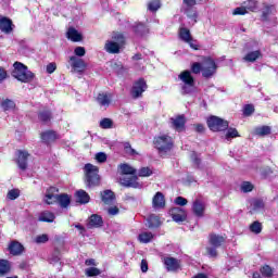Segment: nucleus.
Segmentation results:
<instances>
[{
    "label": "nucleus",
    "mask_w": 278,
    "mask_h": 278,
    "mask_svg": "<svg viewBox=\"0 0 278 278\" xmlns=\"http://www.w3.org/2000/svg\"><path fill=\"white\" fill-rule=\"evenodd\" d=\"M59 190L55 187H50L46 191L45 203L47 205H53V203H59L61 207H68L71 205V195L66 193L58 194Z\"/></svg>",
    "instance_id": "obj_1"
},
{
    "label": "nucleus",
    "mask_w": 278,
    "mask_h": 278,
    "mask_svg": "<svg viewBox=\"0 0 278 278\" xmlns=\"http://www.w3.org/2000/svg\"><path fill=\"white\" fill-rule=\"evenodd\" d=\"M125 45V36L121 33H113L111 39L105 41L104 51L111 54L121 53V49Z\"/></svg>",
    "instance_id": "obj_2"
},
{
    "label": "nucleus",
    "mask_w": 278,
    "mask_h": 278,
    "mask_svg": "<svg viewBox=\"0 0 278 278\" xmlns=\"http://www.w3.org/2000/svg\"><path fill=\"white\" fill-rule=\"evenodd\" d=\"M85 181L87 188H94L101 184V176H99V167L90 163L85 165Z\"/></svg>",
    "instance_id": "obj_3"
},
{
    "label": "nucleus",
    "mask_w": 278,
    "mask_h": 278,
    "mask_svg": "<svg viewBox=\"0 0 278 278\" xmlns=\"http://www.w3.org/2000/svg\"><path fill=\"white\" fill-rule=\"evenodd\" d=\"M14 70L12 72V76L17 80L22 81L23 84H27L34 79V73L29 72L27 66H25L21 62L14 63Z\"/></svg>",
    "instance_id": "obj_4"
},
{
    "label": "nucleus",
    "mask_w": 278,
    "mask_h": 278,
    "mask_svg": "<svg viewBox=\"0 0 278 278\" xmlns=\"http://www.w3.org/2000/svg\"><path fill=\"white\" fill-rule=\"evenodd\" d=\"M154 149L159 150V153H168L173 149V138L168 135H159L153 140Z\"/></svg>",
    "instance_id": "obj_5"
},
{
    "label": "nucleus",
    "mask_w": 278,
    "mask_h": 278,
    "mask_svg": "<svg viewBox=\"0 0 278 278\" xmlns=\"http://www.w3.org/2000/svg\"><path fill=\"white\" fill-rule=\"evenodd\" d=\"M178 79L181 80V92L182 94H190L194 90V77L192 72L186 70L178 75Z\"/></svg>",
    "instance_id": "obj_6"
},
{
    "label": "nucleus",
    "mask_w": 278,
    "mask_h": 278,
    "mask_svg": "<svg viewBox=\"0 0 278 278\" xmlns=\"http://www.w3.org/2000/svg\"><path fill=\"white\" fill-rule=\"evenodd\" d=\"M207 126L211 131H225V129H229V122L224 121L220 117L211 116L207 119Z\"/></svg>",
    "instance_id": "obj_7"
},
{
    "label": "nucleus",
    "mask_w": 278,
    "mask_h": 278,
    "mask_svg": "<svg viewBox=\"0 0 278 278\" xmlns=\"http://www.w3.org/2000/svg\"><path fill=\"white\" fill-rule=\"evenodd\" d=\"M217 68L216 62L213 61L212 58H207L202 62V76L205 77V79H210V77L216 74Z\"/></svg>",
    "instance_id": "obj_8"
},
{
    "label": "nucleus",
    "mask_w": 278,
    "mask_h": 278,
    "mask_svg": "<svg viewBox=\"0 0 278 278\" xmlns=\"http://www.w3.org/2000/svg\"><path fill=\"white\" fill-rule=\"evenodd\" d=\"M147 81L143 78H140L135 83L131 90V96L134 99H138L139 97H142V92L147 91Z\"/></svg>",
    "instance_id": "obj_9"
},
{
    "label": "nucleus",
    "mask_w": 278,
    "mask_h": 278,
    "mask_svg": "<svg viewBox=\"0 0 278 278\" xmlns=\"http://www.w3.org/2000/svg\"><path fill=\"white\" fill-rule=\"evenodd\" d=\"M16 164L20 170H27V160H29V152L25 150H18L16 152Z\"/></svg>",
    "instance_id": "obj_10"
},
{
    "label": "nucleus",
    "mask_w": 278,
    "mask_h": 278,
    "mask_svg": "<svg viewBox=\"0 0 278 278\" xmlns=\"http://www.w3.org/2000/svg\"><path fill=\"white\" fill-rule=\"evenodd\" d=\"M169 214L175 223H184L188 218V213L181 207L170 208Z\"/></svg>",
    "instance_id": "obj_11"
},
{
    "label": "nucleus",
    "mask_w": 278,
    "mask_h": 278,
    "mask_svg": "<svg viewBox=\"0 0 278 278\" xmlns=\"http://www.w3.org/2000/svg\"><path fill=\"white\" fill-rule=\"evenodd\" d=\"M96 101L100 108L108 109L110 108V103H112V93L100 92L98 93Z\"/></svg>",
    "instance_id": "obj_12"
},
{
    "label": "nucleus",
    "mask_w": 278,
    "mask_h": 278,
    "mask_svg": "<svg viewBox=\"0 0 278 278\" xmlns=\"http://www.w3.org/2000/svg\"><path fill=\"white\" fill-rule=\"evenodd\" d=\"M70 65L77 73H84V71H86V66H87L86 62L83 59H79L77 56L70 58Z\"/></svg>",
    "instance_id": "obj_13"
},
{
    "label": "nucleus",
    "mask_w": 278,
    "mask_h": 278,
    "mask_svg": "<svg viewBox=\"0 0 278 278\" xmlns=\"http://www.w3.org/2000/svg\"><path fill=\"white\" fill-rule=\"evenodd\" d=\"M227 240V237L216 233H211L208 237V244L210 247H214L215 249H218L225 244Z\"/></svg>",
    "instance_id": "obj_14"
},
{
    "label": "nucleus",
    "mask_w": 278,
    "mask_h": 278,
    "mask_svg": "<svg viewBox=\"0 0 278 278\" xmlns=\"http://www.w3.org/2000/svg\"><path fill=\"white\" fill-rule=\"evenodd\" d=\"M152 207L154 210H164L166 207V200L164 199V193L156 192L152 199Z\"/></svg>",
    "instance_id": "obj_15"
},
{
    "label": "nucleus",
    "mask_w": 278,
    "mask_h": 278,
    "mask_svg": "<svg viewBox=\"0 0 278 278\" xmlns=\"http://www.w3.org/2000/svg\"><path fill=\"white\" fill-rule=\"evenodd\" d=\"M119 181L125 188H138L140 186L138 176L123 177L119 179Z\"/></svg>",
    "instance_id": "obj_16"
},
{
    "label": "nucleus",
    "mask_w": 278,
    "mask_h": 278,
    "mask_svg": "<svg viewBox=\"0 0 278 278\" xmlns=\"http://www.w3.org/2000/svg\"><path fill=\"white\" fill-rule=\"evenodd\" d=\"M0 30L3 34H12L14 30V26H12V20L8 17H1L0 18Z\"/></svg>",
    "instance_id": "obj_17"
},
{
    "label": "nucleus",
    "mask_w": 278,
    "mask_h": 278,
    "mask_svg": "<svg viewBox=\"0 0 278 278\" xmlns=\"http://www.w3.org/2000/svg\"><path fill=\"white\" fill-rule=\"evenodd\" d=\"M66 36L68 40H72V42H81V40H84V36L81 35V33H79L74 27H70L67 29Z\"/></svg>",
    "instance_id": "obj_18"
},
{
    "label": "nucleus",
    "mask_w": 278,
    "mask_h": 278,
    "mask_svg": "<svg viewBox=\"0 0 278 278\" xmlns=\"http://www.w3.org/2000/svg\"><path fill=\"white\" fill-rule=\"evenodd\" d=\"M103 226V218L100 215L93 214L90 216L87 224L88 229H94Z\"/></svg>",
    "instance_id": "obj_19"
},
{
    "label": "nucleus",
    "mask_w": 278,
    "mask_h": 278,
    "mask_svg": "<svg viewBox=\"0 0 278 278\" xmlns=\"http://www.w3.org/2000/svg\"><path fill=\"white\" fill-rule=\"evenodd\" d=\"M0 109L2 112H12L16 109V103L12 99L3 98L0 101Z\"/></svg>",
    "instance_id": "obj_20"
},
{
    "label": "nucleus",
    "mask_w": 278,
    "mask_h": 278,
    "mask_svg": "<svg viewBox=\"0 0 278 278\" xmlns=\"http://www.w3.org/2000/svg\"><path fill=\"white\" fill-rule=\"evenodd\" d=\"M170 122L176 131H184V127L186 126V117L184 115L172 117Z\"/></svg>",
    "instance_id": "obj_21"
},
{
    "label": "nucleus",
    "mask_w": 278,
    "mask_h": 278,
    "mask_svg": "<svg viewBox=\"0 0 278 278\" xmlns=\"http://www.w3.org/2000/svg\"><path fill=\"white\" fill-rule=\"evenodd\" d=\"M75 198L77 203H80L81 205H86V203H90V195L85 190L80 189L76 191Z\"/></svg>",
    "instance_id": "obj_22"
},
{
    "label": "nucleus",
    "mask_w": 278,
    "mask_h": 278,
    "mask_svg": "<svg viewBox=\"0 0 278 278\" xmlns=\"http://www.w3.org/2000/svg\"><path fill=\"white\" fill-rule=\"evenodd\" d=\"M164 265L166 266L167 270L175 271L179 268V260L175 257H166L164 258Z\"/></svg>",
    "instance_id": "obj_23"
},
{
    "label": "nucleus",
    "mask_w": 278,
    "mask_h": 278,
    "mask_svg": "<svg viewBox=\"0 0 278 278\" xmlns=\"http://www.w3.org/2000/svg\"><path fill=\"white\" fill-rule=\"evenodd\" d=\"M8 249L11 255H21V253H23V244L18 241H12Z\"/></svg>",
    "instance_id": "obj_24"
},
{
    "label": "nucleus",
    "mask_w": 278,
    "mask_h": 278,
    "mask_svg": "<svg viewBox=\"0 0 278 278\" xmlns=\"http://www.w3.org/2000/svg\"><path fill=\"white\" fill-rule=\"evenodd\" d=\"M193 214H195V216H203L204 212H205V204L203 202H201L200 200H195L193 202Z\"/></svg>",
    "instance_id": "obj_25"
},
{
    "label": "nucleus",
    "mask_w": 278,
    "mask_h": 278,
    "mask_svg": "<svg viewBox=\"0 0 278 278\" xmlns=\"http://www.w3.org/2000/svg\"><path fill=\"white\" fill-rule=\"evenodd\" d=\"M38 220L41 223H53L55 215L49 211H45L39 214Z\"/></svg>",
    "instance_id": "obj_26"
},
{
    "label": "nucleus",
    "mask_w": 278,
    "mask_h": 278,
    "mask_svg": "<svg viewBox=\"0 0 278 278\" xmlns=\"http://www.w3.org/2000/svg\"><path fill=\"white\" fill-rule=\"evenodd\" d=\"M12 269V264L8 260H0V277L8 275Z\"/></svg>",
    "instance_id": "obj_27"
},
{
    "label": "nucleus",
    "mask_w": 278,
    "mask_h": 278,
    "mask_svg": "<svg viewBox=\"0 0 278 278\" xmlns=\"http://www.w3.org/2000/svg\"><path fill=\"white\" fill-rule=\"evenodd\" d=\"M101 199L103 203H105L106 205H110L114 202V192L112 190H104L101 193Z\"/></svg>",
    "instance_id": "obj_28"
},
{
    "label": "nucleus",
    "mask_w": 278,
    "mask_h": 278,
    "mask_svg": "<svg viewBox=\"0 0 278 278\" xmlns=\"http://www.w3.org/2000/svg\"><path fill=\"white\" fill-rule=\"evenodd\" d=\"M41 140H43V142H53L58 140V134L53 130H48L41 134Z\"/></svg>",
    "instance_id": "obj_29"
},
{
    "label": "nucleus",
    "mask_w": 278,
    "mask_h": 278,
    "mask_svg": "<svg viewBox=\"0 0 278 278\" xmlns=\"http://www.w3.org/2000/svg\"><path fill=\"white\" fill-rule=\"evenodd\" d=\"M178 36L182 42H190V39L192 38V35L190 34V29L186 27H180Z\"/></svg>",
    "instance_id": "obj_30"
},
{
    "label": "nucleus",
    "mask_w": 278,
    "mask_h": 278,
    "mask_svg": "<svg viewBox=\"0 0 278 278\" xmlns=\"http://www.w3.org/2000/svg\"><path fill=\"white\" fill-rule=\"evenodd\" d=\"M261 55H262V52H260V50L252 51L243 56V61L244 62H255L256 60H258V58Z\"/></svg>",
    "instance_id": "obj_31"
},
{
    "label": "nucleus",
    "mask_w": 278,
    "mask_h": 278,
    "mask_svg": "<svg viewBox=\"0 0 278 278\" xmlns=\"http://www.w3.org/2000/svg\"><path fill=\"white\" fill-rule=\"evenodd\" d=\"M119 170L123 175H136V168L129 164L119 165Z\"/></svg>",
    "instance_id": "obj_32"
},
{
    "label": "nucleus",
    "mask_w": 278,
    "mask_h": 278,
    "mask_svg": "<svg viewBox=\"0 0 278 278\" xmlns=\"http://www.w3.org/2000/svg\"><path fill=\"white\" fill-rule=\"evenodd\" d=\"M138 240L142 244H149V242H151V240H153V235L151 232H141L138 236Z\"/></svg>",
    "instance_id": "obj_33"
},
{
    "label": "nucleus",
    "mask_w": 278,
    "mask_h": 278,
    "mask_svg": "<svg viewBox=\"0 0 278 278\" xmlns=\"http://www.w3.org/2000/svg\"><path fill=\"white\" fill-rule=\"evenodd\" d=\"M160 8H162V2H160V0H150L148 2V10L150 12H157Z\"/></svg>",
    "instance_id": "obj_34"
},
{
    "label": "nucleus",
    "mask_w": 278,
    "mask_h": 278,
    "mask_svg": "<svg viewBox=\"0 0 278 278\" xmlns=\"http://www.w3.org/2000/svg\"><path fill=\"white\" fill-rule=\"evenodd\" d=\"M38 118L41 121V123H49V121H51V111L43 110L39 112Z\"/></svg>",
    "instance_id": "obj_35"
},
{
    "label": "nucleus",
    "mask_w": 278,
    "mask_h": 278,
    "mask_svg": "<svg viewBox=\"0 0 278 278\" xmlns=\"http://www.w3.org/2000/svg\"><path fill=\"white\" fill-rule=\"evenodd\" d=\"M255 136H268L270 134L269 126H261L254 129Z\"/></svg>",
    "instance_id": "obj_36"
},
{
    "label": "nucleus",
    "mask_w": 278,
    "mask_h": 278,
    "mask_svg": "<svg viewBox=\"0 0 278 278\" xmlns=\"http://www.w3.org/2000/svg\"><path fill=\"white\" fill-rule=\"evenodd\" d=\"M135 33L137 36H147V34H149V27H147L144 24H139L135 26Z\"/></svg>",
    "instance_id": "obj_37"
},
{
    "label": "nucleus",
    "mask_w": 278,
    "mask_h": 278,
    "mask_svg": "<svg viewBox=\"0 0 278 278\" xmlns=\"http://www.w3.org/2000/svg\"><path fill=\"white\" fill-rule=\"evenodd\" d=\"M250 205L254 212H257V210H264V201L261 199L252 200Z\"/></svg>",
    "instance_id": "obj_38"
},
{
    "label": "nucleus",
    "mask_w": 278,
    "mask_h": 278,
    "mask_svg": "<svg viewBox=\"0 0 278 278\" xmlns=\"http://www.w3.org/2000/svg\"><path fill=\"white\" fill-rule=\"evenodd\" d=\"M250 231L252 233H255L256 236L262 233V223L260 222H254L250 225Z\"/></svg>",
    "instance_id": "obj_39"
},
{
    "label": "nucleus",
    "mask_w": 278,
    "mask_h": 278,
    "mask_svg": "<svg viewBox=\"0 0 278 278\" xmlns=\"http://www.w3.org/2000/svg\"><path fill=\"white\" fill-rule=\"evenodd\" d=\"M185 14H187L188 18L192 21V25L197 23V18L199 15L197 14V11L194 9H186Z\"/></svg>",
    "instance_id": "obj_40"
},
{
    "label": "nucleus",
    "mask_w": 278,
    "mask_h": 278,
    "mask_svg": "<svg viewBox=\"0 0 278 278\" xmlns=\"http://www.w3.org/2000/svg\"><path fill=\"white\" fill-rule=\"evenodd\" d=\"M153 175V168L151 167H141L138 170V177H151Z\"/></svg>",
    "instance_id": "obj_41"
},
{
    "label": "nucleus",
    "mask_w": 278,
    "mask_h": 278,
    "mask_svg": "<svg viewBox=\"0 0 278 278\" xmlns=\"http://www.w3.org/2000/svg\"><path fill=\"white\" fill-rule=\"evenodd\" d=\"M114 122L111 118H103L100 121L101 129H112Z\"/></svg>",
    "instance_id": "obj_42"
},
{
    "label": "nucleus",
    "mask_w": 278,
    "mask_h": 278,
    "mask_svg": "<svg viewBox=\"0 0 278 278\" xmlns=\"http://www.w3.org/2000/svg\"><path fill=\"white\" fill-rule=\"evenodd\" d=\"M85 275H87V277H99V275H101V269L97 267H90L85 270Z\"/></svg>",
    "instance_id": "obj_43"
},
{
    "label": "nucleus",
    "mask_w": 278,
    "mask_h": 278,
    "mask_svg": "<svg viewBox=\"0 0 278 278\" xmlns=\"http://www.w3.org/2000/svg\"><path fill=\"white\" fill-rule=\"evenodd\" d=\"M18 197H21V191L18 189H11L7 194V199L10 201H16Z\"/></svg>",
    "instance_id": "obj_44"
},
{
    "label": "nucleus",
    "mask_w": 278,
    "mask_h": 278,
    "mask_svg": "<svg viewBox=\"0 0 278 278\" xmlns=\"http://www.w3.org/2000/svg\"><path fill=\"white\" fill-rule=\"evenodd\" d=\"M148 226L153 228V227H160V217L152 215L150 216L148 220Z\"/></svg>",
    "instance_id": "obj_45"
},
{
    "label": "nucleus",
    "mask_w": 278,
    "mask_h": 278,
    "mask_svg": "<svg viewBox=\"0 0 278 278\" xmlns=\"http://www.w3.org/2000/svg\"><path fill=\"white\" fill-rule=\"evenodd\" d=\"M230 138H240V134H238V129L228 128L226 132V140H229Z\"/></svg>",
    "instance_id": "obj_46"
},
{
    "label": "nucleus",
    "mask_w": 278,
    "mask_h": 278,
    "mask_svg": "<svg viewBox=\"0 0 278 278\" xmlns=\"http://www.w3.org/2000/svg\"><path fill=\"white\" fill-rule=\"evenodd\" d=\"M191 72L194 75H199V73H203V64L195 62L191 65Z\"/></svg>",
    "instance_id": "obj_47"
},
{
    "label": "nucleus",
    "mask_w": 278,
    "mask_h": 278,
    "mask_svg": "<svg viewBox=\"0 0 278 278\" xmlns=\"http://www.w3.org/2000/svg\"><path fill=\"white\" fill-rule=\"evenodd\" d=\"M244 4H245V8L248 10H250L251 12L257 11V1L249 0V1L244 2Z\"/></svg>",
    "instance_id": "obj_48"
},
{
    "label": "nucleus",
    "mask_w": 278,
    "mask_h": 278,
    "mask_svg": "<svg viewBox=\"0 0 278 278\" xmlns=\"http://www.w3.org/2000/svg\"><path fill=\"white\" fill-rule=\"evenodd\" d=\"M261 273L264 277H273V268H270V266L265 265L261 268Z\"/></svg>",
    "instance_id": "obj_49"
},
{
    "label": "nucleus",
    "mask_w": 278,
    "mask_h": 278,
    "mask_svg": "<svg viewBox=\"0 0 278 278\" xmlns=\"http://www.w3.org/2000/svg\"><path fill=\"white\" fill-rule=\"evenodd\" d=\"M253 112H255V106H253V104H247L243 108V115L244 116H251V114H253Z\"/></svg>",
    "instance_id": "obj_50"
},
{
    "label": "nucleus",
    "mask_w": 278,
    "mask_h": 278,
    "mask_svg": "<svg viewBox=\"0 0 278 278\" xmlns=\"http://www.w3.org/2000/svg\"><path fill=\"white\" fill-rule=\"evenodd\" d=\"M232 14L233 16H244V14H247V8L245 7H239V8H236L233 11H232Z\"/></svg>",
    "instance_id": "obj_51"
},
{
    "label": "nucleus",
    "mask_w": 278,
    "mask_h": 278,
    "mask_svg": "<svg viewBox=\"0 0 278 278\" xmlns=\"http://www.w3.org/2000/svg\"><path fill=\"white\" fill-rule=\"evenodd\" d=\"M96 160L100 164H103L104 162L108 161V154H105L104 152H99V153L96 154Z\"/></svg>",
    "instance_id": "obj_52"
},
{
    "label": "nucleus",
    "mask_w": 278,
    "mask_h": 278,
    "mask_svg": "<svg viewBox=\"0 0 278 278\" xmlns=\"http://www.w3.org/2000/svg\"><path fill=\"white\" fill-rule=\"evenodd\" d=\"M241 190H242V192H251L253 190V184H251L249 181L242 182Z\"/></svg>",
    "instance_id": "obj_53"
},
{
    "label": "nucleus",
    "mask_w": 278,
    "mask_h": 278,
    "mask_svg": "<svg viewBox=\"0 0 278 278\" xmlns=\"http://www.w3.org/2000/svg\"><path fill=\"white\" fill-rule=\"evenodd\" d=\"M75 55H77V58H84V55H86V48L84 47H76L74 50Z\"/></svg>",
    "instance_id": "obj_54"
},
{
    "label": "nucleus",
    "mask_w": 278,
    "mask_h": 278,
    "mask_svg": "<svg viewBox=\"0 0 278 278\" xmlns=\"http://www.w3.org/2000/svg\"><path fill=\"white\" fill-rule=\"evenodd\" d=\"M176 205H180V207H184V205H188V200L184 197H177L175 199Z\"/></svg>",
    "instance_id": "obj_55"
},
{
    "label": "nucleus",
    "mask_w": 278,
    "mask_h": 278,
    "mask_svg": "<svg viewBox=\"0 0 278 278\" xmlns=\"http://www.w3.org/2000/svg\"><path fill=\"white\" fill-rule=\"evenodd\" d=\"M37 244H45V242H49V236L47 235H40L35 240Z\"/></svg>",
    "instance_id": "obj_56"
},
{
    "label": "nucleus",
    "mask_w": 278,
    "mask_h": 278,
    "mask_svg": "<svg viewBox=\"0 0 278 278\" xmlns=\"http://www.w3.org/2000/svg\"><path fill=\"white\" fill-rule=\"evenodd\" d=\"M218 248L215 247H208L206 248L207 254L210 255V257H216V255H218V251H216Z\"/></svg>",
    "instance_id": "obj_57"
},
{
    "label": "nucleus",
    "mask_w": 278,
    "mask_h": 278,
    "mask_svg": "<svg viewBox=\"0 0 278 278\" xmlns=\"http://www.w3.org/2000/svg\"><path fill=\"white\" fill-rule=\"evenodd\" d=\"M125 151L126 153H128L129 155H138V152H136L135 149L131 148V144L126 143L125 144Z\"/></svg>",
    "instance_id": "obj_58"
},
{
    "label": "nucleus",
    "mask_w": 278,
    "mask_h": 278,
    "mask_svg": "<svg viewBox=\"0 0 278 278\" xmlns=\"http://www.w3.org/2000/svg\"><path fill=\"white\" fill-rule=\"evenodd\" d=\"M191 160L193 164H195V166H199V164H201V159H199V154H197V152L191 153Z\"/></svg>",
    "instance_id": "obj_59"
},
{
    "label": "nucleus",
    "mask_w": 278,
    "mask_h": 278,
    "mask_svg": "<svg viewBox=\"0 0 278 278\" xmlns=\"http://www.w3.org/2000/svg\"><path fill=\"white\" fill-rule=\"evenodd\" d=\"M55 68H58V65H55V63H50L47 65L46 71L51 75L52 73H55Z\"/></svg>",
    "instance_id": "obj_60"
},
{
    "label": "nucleus",
    "mask_w": 278,
    "mask_h": 278,
    "mask_svg": "<svg viewBox=\"0 0 278 278\" xmlns=\"http://www.w3.org/2000/svg\"><path fill=\"white\" fill-rule=\"evenodd\" d=\"M275 172L273 170V168L270 167H265L263 170H262V175L264 177H270V175H273Z\"/></svg>",
    "instance_id": "obj_61"
},
{
    "label": "nucleus",
    "mask_w": 278,
    "mask_h": 278,
    "mask_svg": "<svg viewBox=\"0 0 278 278\" xmlns=\"http://www.w3.org/2000/svg\"><path fill=\"white\" fill-rule=\"evenodd\" d=\"M187 45H189V47L194 51H199V45H197V41H194V39L191 38L190 41H187Z\"/></svg>",
    "instance_id": "obj_62"
},
{
    "label": "nucleus",
    "mask_w": 278,
    "mask_h": 278,
    "mask_svg": "<svg viewBox=\"0 0 278 278\" xmlns=\"http://www.w3.org/2000/svg\"><path fill=\"white\" fill-rule=\"evenodd\" d=\"M108 212L111 216H116V214H118V207L112 206L108 210Z\"/></svg>",
    "instance_id": "obj_63"
},
{
    "label": "nucleus",
    "mask_w": 278,
    "mask_h": 278,
    "mask_svg": "<svg viewBox=\"0 0 278 278\" xmlns=\"http://www.w3.org/2000/svg\"><path fill=\"white\" fill-rule=\"evenodd\" d=\"M60 263V255H52L50 258V264H58Z\"/></svg>",
    "instance_id": "obj_64"
}]
</instances>
